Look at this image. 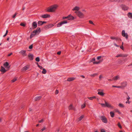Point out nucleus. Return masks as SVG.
<instances>
[{
	"label": "nucleus",
	"instance_id": "f257e3e1",
	"mask_svg": "<svg viewBox=\"0 0 132 132\" xmlns=\"http://www.w3.org/2000/svg\"><path fill=\"white\" fill-rule=\"evenodd\" d=\"M40 29L39 28H38L36 30L32 32L30 36V38L31 39L35 36L38 35L40 32Z\"/></svg>",
	"mask_w": 132,
	"mask_h": 132
},
{
	"label": "nucleus",
	"instance_id": "f03ea898",
	"mask_svg": "<svg viewBox=\"0 0 132 132\" xmlns=\"http://www.w3.org/2000/svg\"><path fill=\"white\" fill-rule=\"evenodd\" d=\"M58 6L55 4L51 6L50 8H48L47 11L49 12H53L58 7Z\"/></svg>",
	"mask_w": 132,
	"mask_h": 132
},
{
	"label": "nucleus",
	"instance_id": "7ed1b4c3",
	"mask_svg": "<svg viewBox=\"0 0 132 132\" xmlns=\"http://www.w3.org/2000/svg\"><path fill=\"white\" fill-rule=\"evenodd\" d=\"M103 107H108L111 108H113V107L108 102L105 101V103H100Z\"/></svg>",
	"mask_w": 132,
	"mask_h": 132
},
{
	"label": "nucleus",
	"instance_id": "20e7f679",
	"mask_svg": "<svg viewBox=\"0 0 132 132\" xmlns=\"http://www.w3.org/2000/svg\"><path fill=\"white\" fill-rule=\"evenodd\" d=\"M97 60H100L98 61H96L94 62H93V63L94 64H98L101 62H102L103 61V58H102V57L101 56H98L97 57Z\"/></svg>",
	"mask_w": 132,
	"mask_h": 132
},
{
	"label": "nucleus",
	"instance_id": "39448f33",
	"mask_svg": "<svg viewBox=\"0 0 132 132\" xmlns=\"http://www.w3.org/2000/svg\"><path fill=\"white\" fill-rule=\"evenodd\" d=\"M75 13L80 18H82L84 17V14L80 11H75Z\"/></svg>",
	"mask_w": 132,
	"mask_h": 132
},
{
	"label": "nucleus",
	"instance_id": "423d86ee",
	"mask_svg": "<svg viewBox=\"0 0 132 132\" xmlns=\"http://www.w3.org/2000/svg\"><path fill=\"white\" fill-rule=\"evenodd\" d=\"M68 22L66 20H65L64 21H63L62 22H60L58 23L57 24V27H60L62 25L65 24H66Z\"/></svg>",
	"mask_w": 132,
	"mask_h": 132
},
{
	"label": "nucleus",
	"instance_id": "0eeeda50",
	"mask_svg": "<svg viewBox=\"0 0 132 132\" xmlns=\"http://www.w3.org/2000/svg\"><path fill=\"white\" fill-rule=\"evenodd\" d=\"M101 120L102 121L105 123H106L107 122V120L105 116H102L100 117Z\"/></svg>",
	"mask_w": 132,
	"mask_h": 132
},
{
	"label": "nucleus",
	"instance_id": "6e6552de",
	"mask_svg": "<svg viewBox=\"0 0 132 132\" xmlns=\"http://www.w3.org/2000/svg\"><path fill=\"white\" fill-rule=\"evenodd\" d=\"M122 36L127 39L128 38V35L127 33H125V30H123L122 31Z\"/></svg>",
	"mask_w": 132,
	"mask_h": 132
},
{
	"label": "nucleus",
	"instance_id": "1a4fd4ad",
	"mask_svg": "<svg viewBox=\"0 0 132 132\" xmlns=\"http://www.w3.org/2000/svg\"><path fill=\"white\" fill-rule=\"evenodd\" d=\"M120 6L122 8V10L125 11L127 10L129 8L128 7L123 4H122L120 5Z\"/></svg>",
	"mask_w": 132,
	"mask_h": 132
},
{
	"label": "nucleus",
	"instance_id": "9d476101",
	"mask_svg": "<svg viewBox=\"0 0 132 132\" xmlns=\"http://www.w3.org/2000/svg\"><path fill=\"white\" fill-rule=\"evenodd\" d=\"M127 84V82H123L121 83V88H123L126 87Z\"/></svg>",
	"mask_w": 132,
	"mask_h": 132
},
{
	"label": "nucleus",
	"instance_id": "9b49d317",
	"mask_svg": "<svg viewBox=\"0 0 132 132\" xmlns=\"http://www.w3.org/2000/svg\"><path fill=\"white\" fill-rule=\"evenodd\" d=\"M80 9V7L78 6H76L74 7L72 9L73 11H79Z\"/></svg>",
	"mask_w": 132,
	"mask_h": 132
},
{
	"label": "nucleus",
	"instance_id": "f8f14e48",
	"mask_svg": "<svg viewBox=\"0 0 132 132\" xmlns=\"http://www.w3.org/2000/svg\"><path fill=\"white\" fill-rule=\"evenodd\" d=\"M111 2L122 3L124 2V0H111Z\"/></svg>",
	"mask_w": 132,
	"mask_h": 132
},
{
	"label": "nucleus",
	"instance_id": "ddd939ff",
	"mask_svg": "<svg viewBox=\"0 0 132 132\" xmlns=\"http://www.w3.org/2000/svg\"><path fill=\"white\" fill-rule=\"evenodd\" d=\"M9 63L7 62H6L3 64L4 66L7 69H9L10 66L9 65Z\"/></svg>",
	"mask_w": 132,
	"mask_h": 132
},
{
	"label": "nucleus",
	"instance_id": "4468645a",
	"mask_svg": "<svg viewBox=\"0 0 132 132\" xmlns=\"http://www.w3.org/2000/svg\"><path fill=\"white\" fill-rule=\"evenodd\" d=\"M37 24L36 21H35L32 23V27L34 28H35L37 27Z\"/></svg>",
	"mask_w": 132,
	"mask_h": 132
},
{
	"label": "nucleus",
	"instance_id": "2eb2a0df",
	"mask_svg": "<svg viewBox=\"0 0 132 132\" xmlns=\"http://www.w3.org/2000/svg\"><path fill=\"white\" fill-rule=\"evenodd\" d=\"M40 17L43 18H50V15L49 14H45L41 15Z\"/></svg>",
	"mask_w": 132,
	"mask_h": 132
},
{
	"label": "nucleus",
	"instance_id": "dca6fc26",
	"mask_svg": "<svg viewBox=\"0 0 132 132\" xmlns=\"http://www.w3.org/2000/svg\"><path fill=\"white\" fill-rule=\"evenodd\" d=\"M26 51L22 50L19 52V53L22 54L23 56H26L27 55V54L26 53Z\"/></svg>",
	"mask_w": 132,
	"mask_h": 132
},
{
	"label": "nucleus",
	"instance_id": "f3484780",
	"mask_svg": "<svg viewBox=\"0 0 132 132\" xmlns=\"http://www.w3.org/2000/svg\"><path fill=\"white\" fill-rule=\"evenodd\" d=\"M68 19L69 20H73L74 19V18L71 14H70L68 15Z\"/></svg>",
	"mask_w": 132,
	"mask_h": 132
},
{
	"label": "nucleus",
	"instance_id": "a211bd4d",
	"mask_svg": "<svg viewBox=\"0 0 132 132\" xmlns=\"http://www.w3.org/2000/svg\"><path fill=\"white\" fill-rule=\"evenodd\" d=\"M120 79V77L119 76H117L114 77L112 78V80L116 81Z\"/></svg>",
	"mask_w": 132,
	"mask_h": 132
},
{
	"label": "nucleus",
	"instance_id": "6ab92c4d",
	"mask_svg": "<svg viewBox=\"0 0 132 132\" xmlns=\"http://www.w3.org/2000/svg\"><path fill=\"white\" fill-rule=\"evenodd\" d=\"M0 71L2 72L3 73H4L6 72V71L4 67L2 66H1V67Z\"/></svg>",
	"mask_w": 132,
	"mask_h": 132
},
{
	"label": "nucleus",
	"instance_id": "aec40b11",
	"mask_svg": "<svg viewBox=\"0 0 132 132\" xmlns=\"http://www.w3.org/2000/svg\"><path fill=\"white\" fill-rule=\"evenodd\" d=\"M84 117V115H82L80 117L77 118V121L78 122L81 121Z\"/></svg>",
	"mask_w": 132,
	"mask_h": 132
},
{
	"label": "nucleus",
	"instance_id": "412c9836",
	"mask_svg": "<svg viewBox=\"0 0 132 132\" xmlns=\"http://www.w3.org/2000/svg\"><path fill=\"white\" fill-rule=\"evenodd\" d=\"M54 25L53 24H50L49 25H46L45 26V28L47 29H48L52 27Z\"/></svg>",
	"mask_w": 132,
	"mask_h": 132
},
{
	"label": "nucleus",
	"instance_id": "4be33fe9",
	"mask_svg": "<svg viewBox=\"0 0 132 132\" xmlns=\"http://www.w3.org/2000/svg\"><path fill=\"white\" fill-rule=\"evenodd\" d=\"M28 57L29 59L30 60H32L33 59V55L32 54H29L28 55Z\"/></svg>",
	"mask_w": 132,
	"mask_h": 132
},
{
	"label": "nucleus",
	"instance_id": "5701e85b",
	"mask_svg": "<svg viewBox=\"0 0 132 132\" xmlns=\"http://www.w3.org/2000/svg\"><path fill=\"white\" fill-rule=\"evenodd\" d=\"M127 15L128 17L130 19H132V13L131 12H128Z\"/></svg>",
	"mask_w": 132,
	"mask_h": 132
},
{
	"label": "nucleus",
	"instance_id": "b1692460",
	"mask_svg": "<svg viewBox=\"0 0 132 132\" xmlns=\"http://www.w3.org/2000/svg\"><path fill=\"white\" fill-rule=\"evenodd\" d=\"M97 94H98L102 96H104L105 94L103 92V91L98 92Z\"/></svg>",
	"mask_w": 132,
	"mask_h": 132
},
{
	"label": "nucleus",
	"instance_id": "393cba45",
	"mask_svg": "<svg viewBox=\"0 0 132 132\" xmlns=\"http://www.w3.org/2000/svg\"><path fill=\"white\" fill-rule=\"evenodd\" d=\"M68 109L69 110H73L74 109V107L73 106V105L72 104H70L68 107Z\"/></svg>",
	"mask_w": 132,
	"mask_h": 132
},
{
	"label": "nucleus",
	"instance_id": "a878e982",
	"mask_svg": "<svg viewBox=\"0 0 132 132\" xmlns=\"http://www.w3.org/2000/svg\"><path fill=\"white\" fill-rule=\"evenodd\" d=\"M28 69V68L27 66H25L23 67L22 69V70L23 71H26Z\"/></svg>",
	"mask_w": 132,
	"mask_h": 132
},
{
	"label": "nucleus",
	"instance_id": "bb28decb",
	"mask_svg": "<svg viewBox=\"0 0 132 132\" xmlns=\"http://www.w3.org/2000/svg\"><path fill=\"white\" fill-rule=\"evenodd\" d=\"M75 78H68L67 79V81H71L73 80Z\"/></svg>",
	"mask_w": 132,
	"mask_h": 132
},
{
	"label": "nucleus",
	"instance_id": "cd10ccee",
	"mask_svg": "<svg viewBox=\"0 0 132 132\" xmlns=\"http://www.w3.org/2000/svg\"><path fill=\"white\" fill-rule=\"evenodd\" d=\"M111 117H113L114 116V113L112 112H110V113Z\"/></svg>",
	"mask_w": 132,
	"mask_h": 132
},
{
	"label": "nucleus",
	"instance_id": "c85d7f7f",
	"mask_svg": "<svg viewBox=\"0 0 132 132\" xmlns=\"http://www.w3.org/2000/svg\"><path fill=\"white\" fill-rule=\"evenodd\" d=\"M38 24L39 26H40L43 24L42 21H39L38 22Z\"/></svg>",
	"mask_w": 132,
	"mask_h": 132
},
{
	"label": "nucleus",
	"instance_id": "c756f323",
	"mask_svg": "<svg viewBox=\"0 0 132 132\" xmlns=\"http://www.w3.org/2000/svg\"><path fill=\"white\" fill-rule=\"evenodd\" d=\"M46 72V71L44 68L43 69V71H42V73L44 74H45Z\"/></svg>",
	"mask_w": 132,
	"mask_h": 132
},
{
	"label": "nucleus",
	"instance_id": "7c9ffc66",
	"mask_svg": "<svg viewBox=\"0 0 132 132\" xmlns=\"http://www.w3.org/2000/svg\"><path fill=\"white\" fill-rule=\"evenodd\" d=\"M41 97L40 96H37L35 97V100L37 101L40 100Z\"/></svg>",
	"mask_w": 132,
	"mask_h": 132
},
{
	"label": "nucleus",
	"instance_id": "2f4dec72",
	"mask_svg": "<svg viewBox=\"0 0 132 132\" xmlns=\"http://www.w3.org/2000/svg\"><path fill=\"white\" fill-rule=\"evenodd\" d=\"M119 106L121 108H123L124 107V105L121 103H119Z\"/></svg>",
	"mask_w": 132,
	"mask_h": 132
},
{
	"label": "nucleus",
	"instance_id": "473e14b6",
	"mask_svg": "<svg viewBox=\"0 0 132 132\" xmlns=\"http://www.w3.org/2000/svg\"><path fill=\"white\" fill-rule=\"evenodd\" d=\"M114 111L116 112H118L119 114H120L121 113L120 112L119 110H118L117 109H115Z\"/></svg>",
	"mask_w": 132,
	"mask_h": 132
},
{
	"label": "nucleus",
	"instance_id": "72a5a7b5",
	"mask_svg": "<svg viewBox=\"0 0 132 132\" xmlns=\"http://www.w3.org/2000/svg\"><path fill=\"white\" fill-rule=\"evenodd\" d=\"M17 79L16 78H14L11 81L12 82H15L16 80Z\"/></svg>",
	"mask_w": 132,
	"mask_h": 132
},
{
	"label": "nucleus",
	"instance_id": "f704fd0d",
	"mask_svg": "<svg viewBox=\"0 0 132 132\" xmlns=\"http://www.w3.org/2000/svg\"><path fill=\"white\" fill-rule=\"evenodd\" d=\"M112 87H116L118 88H121V87L120 86H112Z\"/></svg>",
	"mask_w": 132,
	"mask_h": 132
},
{
	"label": "nucleus",
	"instance_id": "c9c22d12",
	"mask_svg": "<svg viewBox=\"0 0 132 132\" xmlns=\"http://www.w3.org/2000/svg\"><path fill=\"white\" fill-rule=\"evenodd\" d=\"M110 38L111 39H117V37H110Z\"/></svg>",
	"mask_w": 132,
	"mask_h": 132
},
{
	"label": "nucleus",
	"instance_id": "e433bc0d",
	"mask_svg": "<svg viewBox=\"0 0 132 132\" xmlns=\"http://www.w3.org/2000/svg\"><path fill=\"white\" fill-rule=\"evenodd\" d=\"M36 61L37 62H39L40 61L39 58V57H36L35 59Z\"/></svg>",
	"mask_w": 132,
	"mask_h": 132
},
{
	"label": "nucleus",
	"instance_id": "4c0bfd02",
	"mask_svg": "<svg viewBox=\"0 0 132 132\" xmlns=\"http://www.w3.org/2000/svg\"><path fill=\"white\" fill-rule=\"evenodd\" d=\"M103 78V76L102 75H100L99 77V80H101V79Z\"/></svg>",
	"mask_w": 132,
	"mask_h": 132
},
{
	"label": "nucleus",
	"instance_id": "58836bf2",
	"mask_svg": "<svg viewBox=\"0 0 132 132\" xmlns=\"http://www.w3.org/2000/svg\"><path fill=\"white\" fill-rule=\"evenodd\" d=\"M97 75H98V74L97 73H95L94 74H93L91 75H90V76H92V77H94L95 76Z\"/></svg>",
	"mask_w": 132,
	"mask_h": 132
},
{
	"label": "nucleus",
	"instance_id": "ea45409f",
	"mask_svg": "<svg viewBox=\"0 0 132 132\" xmlns=\"http://www.w3.org/2000/svg\"><path fill=\"white\" fill-rule=\"evenodd\" d=\"M85 103L83 104L81 106V108L82 109L84 108L85 107Z\"/></svg>",
	"mask_w": 132,
	"mask_h": 132
},
{
	"label": "nucleus",
	"instance_id": "a19ab883",
	"mask_svg": "<svg viewBox=\"0 0 132 132\" xmlns=\"http://www.w3.org/2000/svg\"><path fill=\"white\" fill-rule=\"evenodd\" d=\"M20 25L21 26L23 27H25L26 26V24L23 23H21L20 24Z\"/></svg>",
	"mask_w": 132,
	"mask_h": 132
},
{
	"label": "nucleus",
	"instance_id": "79ce46f5",
	"mask_svg": "<svg viewBox=\"0 0 132 132\" xmlns=\"http://www.w3.org/2000/svg\"><path fill=\"white\" fill-rule=\"evenodd\" d=\"M128 55L127 54H122V57H127Z\"/></svg>",
	"mask_w": 132,
	"mask_h": 132
},
{
	"label": "nucleus",
	"instance_id": "37998d69",
	"mask_svg": "<svg viewBox=\"0 0 132 132\" xmlns=\"http://www.w3.org/2000/svg\"><path fill=\"white\" fill-rule=\"evenodd\" d=\"M118 126L120 128H122V127L121 126V125L120 123H119L118 124Z\"/></svg>",
	"mask_w": 132,
	"mask_h": 132
},
{
	"label": "nucleus",
	"instance_id": "c03bdc74",
	"mask_svg": "<svg viewBox=\"0 0 132 132\" xmlns=\"http://www.w3.org/2000/svg\"><path fill=\"white\" fill-rule=\"evenodd\" d=\"M89 23L90 24H92L93 25H94V24L93 23V22L92 21H91V20H89Z\"/></svg>",
	"mask_w": 132,
	"mask_h": 132
},
{
	"label": "nucleus",
	"instance_id": "a18cd8bd",
	"mask_svg": "<svg viewBox=\"0 0 132 132\" xmlns=\"http://www.w3.org/2000/svg\"><path fill=\"white\" fill-rule=\"evenodd\" d=\"M122 57V54L117 55L116 56L117 57Z\"/></svg>",
	"mask_w": 132,
	"mask_h": 132
},
{
	"label": "nucleus",
	"instance_id": "49530a36",
	"mask_svg": "<svg viewBox=\"0 0 132 132\" xmlns=\"http://www.w3.org/2000/svg\"><path fill=\"white\" fill-rule=\"evenodd\" d=\"M32 47H33V45L32 44V45H31L30 46H29V49H31L32 48Z\"/></svg>",
	"mask_w": 132,
	"mask_h": 132
},
{
	"label": "nucleus",
	"instance_id": "de8ad7c7",
	"mask_svg": "<svg viewBox=\"0 0 132 132\" xmlns=\"http://www.w3.org/2000/svg\"><path fill=\"white\" fill-rule=\"evenodd\" d=\"M44 121V120L43 119H42L41 120H39L38 121V122L39 123H42Z\"/></svg>",
	"mask_w": 132,
	"mask_h": 132
},
{
	"label": "nucleus",
	"instance_id": "09e8293b",
	"mask_svg": "<svg viewBox=\"0 0 132 132\" xmlns=\"http://www.w3.org/2000/svg\"><path fill=\"white\" fill-rule=\"evenodd\" d=\"M17 14V13H15V14L12 17L13 18H15V16Z\"/></svg>",
	"mask_w": 132,
	"mask_h": 132
},
{
	"label": "nucleus",
	"instance_id": "8fccbe9b",
	"mask_svg": "<svg viewBox=\"0 0 132 132\" xmlns=\"http://www.w3.org/2000/svg\"><path fill=\"white\" fill-rule=\"evenodd\" d=\"M88 98L89 100H93V98L92 97H88Z\"/></svg>",
	"mask_w": 132,
	"mask_h": 132
},
{
	"label": "nucleus",
	"instance_id": "3c124183",
	"mask_svg": "<svg viewBox=\"0 0 132 132\" xmlns=\"http://www.w3.org/2000/svg\"><path fill=\"white\" fill-rule=\"evenodd\" d=\"M46 129V128L45 127H44L43 128L41 129L42 131H43Z\"/></svg>",
	"mask_w": 132,
	"mask_h": 132
},
{
	"label": "nucleus",
	"instance_id": "603ef678",
	"mask_svg": "<svg viewBox=\"0 0 132 132\" xmlns=\"http://www.w3.org/2000/svg\"><path fill=\"white\" fill-rule=\"evenodd\" d=\"M68 16H64L63 17V19H68Z\"/></svg>",
	"mask_w": 132,
	"mask_h": 132
},
{
	"label": "nucleus",
	"instance_id": "864d4df0",
	"mask_svg": "<svg viewBox=\"0 0 132 132\" xmlns=\"http://www.w3.org/2000/svg\"><path fill=\"white\" fill-rule=\"evenodd\" d=\"M101 132H106L105 130L103 129H102L101 130Z\"/></svg>",
	"mask_w": 132,
	"mask_h": 132
},
{
	"label": "nucleus",
	"instance_id": "5fc2aeb1",
	"mask_svg": "<svg viewBox=\"0 0 132 132\" xmlns=\"http://www.w3.org/2000/svg\"><path fill=\"white\" fill-rule=\"evenodd\" d=\"M38 66L40 69H43V68L42 66H40L39 65H38Z\"/></svg>",
	"mask_w": 132,
	"mask_h": 132
},
{
	"label": "nucleus",
	"instance_id": "6e6d98bb",
	"mask_svg": "<svg viewBox=\"0 0 132 132\" xmlns=\"http://www.w3.org/2000/svg\"><path fill=\"white\" fill-rule=\"evenodd\" d=\"M95 61V58H93L92 59V62H93Z\"/></svg>",
	"mask_w": 132,
	"mask_h": 132
},
{
	"label": "nucleus",
	"instance_id": "4d7b16f0",
	"mask_svg": "<svg viewBox=\"0 0 132 132\" xmlns=\"http://www.w3.org/2000/svg\"><path fill=\"white\" fill-rule=\"evenodd\" d=\"M59 93V91L57 90H56L55 92V93L56 94H58Z\"/></svg>",
	"mask_w": 132,
	"mask_h": 132
},
{
	"label": "nucleus",
	"instance_id": "13d9d810",
	"mask_svg": "<svg viewBox=\"0 0 132 132\" xmlns=\"http://www.w3.org/2000/svg\"><path fill=\"white\" fill-rule=\"evenodd\" d=\"M130 97H129V96H128V97L127 98V100L128 101H129V100L130 99Z\"/></svg>",
	"mask_w": 132,
	"mask_h": 132
},
{
	"label": "nucleus",
	"instance_id": "bf43d9fd",
	"mask_svg": "<svg viewBox=\"0 0 132 132\" xmlns=\"http://www.w3.org/2000/svg\"><path fill=\"white\" fill-rule=\"evenodd\" d=\"M114 45L117 47H119V46L117 45L116 43H114Z\"/></svg>",
	"mask_w": 132,
	"mask_h": 132
},
{
	"label": "nucleus",
	"instance_id": "052dcab7",
	"mask_svg": "<svg viewBox=\"0 0 132 132\" xmlns=\"http://www.w3.org/2000/svg\"><path fill=\"white\" fill-rule=\"evenodd\" d=\"M57 53L58 55H60V54L61 53V52L59 51L57 52Z\"/></svg>",
	"mask_w": 132,
	"mask_h": 132
},
{
	"label": "nucleus",
	"instance_id": "680f3d73",
	"mask_svg": "<svg viewBox=\"0 0 132 132\" xmlns=\"http://www.w3.org/2000/svg\"><path fill=\"white\" fill-rule=\"evenodd\" d=\"M120 47L121 49H122V50H123V48L122 46H120Z\"/></svg>",
	"mask_w": 132,
	"mask_h": 132
},
{
	"label": "nucleus",
	"instance_id": "e2e57ef3",
	"mask_svg": "<svg viewBox=\"0 0 132 132\" xmlns=\"http://www.w3.org/2000/svg\"><path fill=\"white\" fill-rule=\"evenodd\" d=\"M12 54V53H11L10 54H9L8 55V56H10V55H11Z\"/></svg>",
	"mask_w": 132,
	"mask_h": 132
},
{
	"label": "nucleus",
	"instance_id": "0e129e2a",
	"mask_svg": "<svg viewBox=\"0 0 132 132\" xmlns=\"http://www.w3.org/2000/svg\"><path fill=\"white\" fill-rule=\"evenodd\" d=\"M130 103V102L128 101H127L126 102V103H128L129 104Z\"/></svg>",
	"mask_w": 132,
	"mask_h": 132
},
{
	"label": "nucleus",
	"instance_id": "69168bd1",
	"mask_svg": "<svg viewBox=\"0 0 132 132\" xmlns=\"http://www.w3.org/2000/svg\"><path fill=\"white\" fill-rule=\"evenodd\" d=\"M32 109L30 108H29V111H31Z\"/></svg>",
	"mask_w": 132,
	"mask_h": 132
},
{
	"label": "nucleus",
	"instance_id": "338daca9",
	"mask_svg": "<svg viewBox=\"0 0 132 132\" xmlns=\"http://www.w3.org/2000/svg\"><path fill=\"white\" fill-rule=\"evenodd\" d=\"M93 98V99H95L96 98V97L95 96H94L93 97H92Z\"/></svg>",
	"mask_w": 132,
	"mask_h": 132
},
{
	"label": "nucleus",
	"instance_id": "774afa93",
	"mask_svg": "<svg viewBox=\"0 0 132 132\" xmlns=\"http://www.w3.org/2000/svg\"><path fill=\"white\" fill-rule=\"evenodd\" d=\"M56 131L57 132H59L60 131V129H57V130H56Z\"/></svg>",
	"mask_w": 132,
	"mask_h": 132
}]
</instances>
